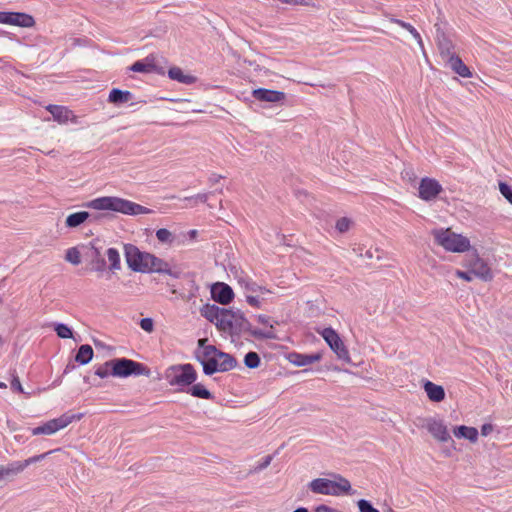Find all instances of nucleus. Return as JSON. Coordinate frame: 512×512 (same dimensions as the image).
<instances>
[{
	"instance_id": "nucleus-64",
	"label": "nucleus",
	"mask_w": 512,
	"mask_h": 512,
	"mask_svg": "<svg viewBox=\"0 0 512 512\" xmlns=\"http://www.w3.org/2000/svg\"><path fill=\"white\" fill-rule=\"evenodd\" d=\"M85 382H89V377H84Z\"/></svg>"
},
{
	"instance_id": "nucleus-53",
	"label": "nucleus",
	"mask_w": 512,
	"mask_h": 512,
	"mask_svg": "<svg viewBox=\"0 0 512 512\" xmlns=\"http://www.w3.org/2000/svg\"><path fill=\"white\" fill-rule=\"evenodd\" d=\"M246 301L249 305L256 307V308H259L261 306V301L255 296L248 295L246 297Z\"/></svg>"
},
{
	"instance_id": "nucleus-45",
	"label": "nucleus",
	"mask_w": 512,
	"mask_h": 512,
	"mask_svg": "<svg viewBox=\"0 0 512 512\" xmlns=\"http://www.w3.org/2000/svg\"><path fill=\"white\" fill-rule=\"evenodd\" d=\"M360 512H379L373 505L365 499H361L357 503Z\"/></svg>"
},
{
	"instance_id": "nucleus-28",
	"label": "nucleus",
	"mask_w": 512,
	"mask_h": 512,
	"mask_svg": "<svg viewBox=\"0 0 512 512\" xmlns=\"http://www.w3.org/2000/svg\"><path fill=\"white\" fill-rule=\"evenodd\" d=\"M132 93L128 90H120L118 88H113L108 96V101L115 105L127 103L132 99Z\"/></svg>"
},
{
	"instance_id": "nucleus-61",
	"label": "nucleus",
	"mask_w": 512,
	"mask_h": 512,
	"mask_svg": "<svg viewBox=\"0 0 512 512\" xmlns=\"http://www.w3.org/2000/svg\"><path fill=\"white\" fill-rule=\"evenodd\" d=\"M14 438H15V440L17 442H22L23 441V436L22 435H15Z\"/></svg>"
},
{
	"instance_id": "nucleus-58",
	"label": "nucleus",
	"mask_w": 512,
	"mask_h": 512,
	"mask_svg": "<svg viewBox=\"0 0 512 512\" xmlns=\"http://www.w3.org/2000/svg\"><path fill=\"white\" fill-rule=\"evenodd\" d=\"M180 297L183 299V300H186V301H189L191 298L194 297V293H189V294H180Z\"/></svg>"
},
{
	"instance_id": "nucleus-51",
	"label": "nucleus",
	"mask_w": 512,
	"mask_h": 512,
	"mask_svg": "<svg viewBox=\"0 0 512 512\" xmlns=\"http://www.w3.org/2000/svg\"><path fill=\"white\" fill-rule=\"evenodd\" d=\"M208 196H209L208 193H199L195 196L185 197L184 200H195L196 202L199 201L201 203H205L208 200Z\"/></svg>"
},
{
	"instance_id": "nucleus-43",
	"label": "nucleus",
	"mask_w": 512,
	"mask_h": 512,
	"mask_svg": "<svg viewBox=\"0 0 512 512\" xmlns=\"http://www.w3.org/2000/svg\"><path fill=\"white\" fill-rule=\"evenodd\" d=\"M499 190L502 196L512 205V188L505 182L499 183Z\"/></svg>"
},
{
	"instance_id": "nucleus-54",
	"label": "nucleus",
	"mask_w": 512,
	"mask_h": 512,
	"mask_svg": "<svg viewBox=\"0 0 512 512\" xmlns=\"http://www.w3.org/2000/svg\"><path fill=\"white\" fill-rule=\"evenodd\" d=\"M9 14L10 12L0 11V23L7 24L9 23Z\"/></svg>"
},
{
	"instance_id": "nucleus-14",
	"label": "nucleus",
	"mask_w": 512,
	"mask_h": 512,
	"mask_svg": "<svg viewBox=\"0 0 512 512\" xmlns=\"http://www.w3.org/2000/svg\"><path fill=\"white\" fill-rule=\"evenodd\" d=\"M212 299L222 305H228L234 298L232 288L223 282H217L211 286Z\"/></svg>"
},
{
	"instance_id": "nucleus-19",
	"label": "nucleus",
	"mask_w": 512,
	"mask_h": 512,
	"mask_svg": "<svg viewBox=\"0 0 512 512\" xmlns=\"http://www.w3.org/2000/svg\"><path fill=\"white\" fill-rule=\"evenodd\" d=\"M321 358V353L301 354L297 352H292L289 353L288 355L289 362L298 367L310 365L314 362L320 361Z\"/></svg>"
},
{
	"instance_id": "nucleus-32",
	"label": "nucleus",
	"mask_w": 512,
	"mask_h": 512,
	"mask_svg": "<svg viewBox=\"0 0 512 512\" xmlns=\"http://www.w3.org/2000/svg\"><path fill=\"white\" fill-rule=\"evenodd\" d=\"M257 321L262 324L264 326V329H258V331H264V332H272V334L274 335V337L270 338L271 340L273 339H277V334L275 332V328H274V325L275 324H278L277 321L275 320H272L271 317L267 316V315H264V314H260L257 316ZM265 338H263L262 340H264Z\"/></svg>"
},
{
	"instance_id": "nucleus-33",
	"label": "nucleus",
	"mask_w": 512,
	"mask_h": 512,
	"mask_svg": "<svg viewBox=\"0 0 512 512\" xmlns=\"http://www.w3.org/2000/svg\"><path fill=\"white\" fill-rule=\"evenodd\" d=\"M108 261L110 262L109 269L112 271L121 269V260L119 251L116 248H109L106 252Z\"/></svg>"
},
{
	"instance_id": "nucleus-35",
	"label": "nucleus",
	"mask_w": 512,
	"mask_h": 512,
	"mask_svg": "<svg viewBox=\"0 0 512 512\" xmlns=\"http://www.w3.org/2000/svg\"><path fill=\"white\" fill-rule=\"evenodd\" d=\"M203 372L206 375H213L216 372H220V365L218 362V356H214L211 359H207L206 362H203Z\"/></svg>"
},
{
	"instance_id": "nucleus-1",
	"label": "nucleus",
	"mask_w": 512,
	"mask_h": 512,
	"mask_svg": "<svg viewBox=\"0 0 512 512\" xmlns=\"http://www.w3.org/2000/svg\"><path fill=\"white\" fill-rule=\"evenodd\" d=\"M87 208L95 210H110L126 215L149 214L151 210L135 202L112 196L95 198L84 204Z\"/></svg>"
},
{
	"instance_id": "nucleus-13",
	"label": "nucleus",
	"mask_w": 512,
	"mask_h": 512,
	"mask_svg": "<svg viewBox=\"0 0 512 512\" xmlns=\"http://www.w3.org/2000/svg\"><path fill=\"white\" fill-rule=\"evenodd\" d=\"M226 308H221L215 304H205L200 309L201 315L206 318L209 322L215 324L217 329L220 331L222 324H227L226 318L228 316L225 313Z\"/></svg>"
},
{
	"instance_id": "nucleus-52",
	"label": "nucleus",
	"mask_w": 512,
	"mask_h": 512,
	"mask_svg": "<svg viewBox=\"0 0 512 512\" xmlns=\"http://www.w3.org/2000/svg\"><path fill=\"white\" fill-rule=\"evenodd\" d=\"M11 389L20 393H24L23 387L18 376H13L11 381Z\"/></svg>"
},
{
	"instance_id": "nucleus-34",
	"label": "nucleus",
	"mask_w": 512,
	"mask_h": 512,
	"mask_svg": "<svg viewBox=\"0 0 512 512\" xmlns=\"http://www.w3.org/2000/svg\"><path fill=\"white\" fill-rule=\"evenodd\" d=\"M188 392L194 396V397H197V398H201V399H206V400H209V399H212L213 398V395L211 394V392L209 390H207L202 384L200 383H197V384H194L189 390Z\"/></svg>"
},
{
	"instance_id": "nucleus-36",
	"label": "nucleus",
	"mask_w": 512,
	"mask_h": 512,
	"mask_svg": "<svg viewBox=\"0 0 512 512\" xmlns=\"http://www.w3.org/2000/svg\"><path fill=\"white\" fill-rule=\"evenodd\" d=\"M91 247L93 249V269L98 272H102L105 270L106 262L103 258H101V252L100 250L95 247L93 244H91Z\"/></svg>"
},
{
	"instance_id": "nucleus-30",
	"label": "nucleus",
	"mask_w": 512,
	"mask_h": 512,
	"mask_svg": "<svg viewBox=\"0 0 512 512\" xmlns=\"http://www.w3.org/2000/svg\"><path fill=\"white\" fill-rule=\"evenodd\" d=\"M130 70L138 73H150L157 72L161 73L160 70L157 69V66L149 60V57L145 59V61H136L130 67Z\"/></svg>"
},
{
	"instance_id": "nucleus-24",
	"label": "nucleus",
	"mask_w": 512,
	"mask_h": 512,
	"mask_svg": "<svg viewBox=\"0 0 512 512\" xmlns=\"http://www.w3.org/2000/svg\"><path fill=\"white\" fill-rule=\"evenodd\" d=\"M384 16L386 18H388V20L391 23H395V24L401 26L402 28H404L405 30H407L412 35V37L417 41L419 47L422 50L424 49V44H423V41H422L420 33L410 23H407V22H404V21H402L400 19H397L393 15L388 14V13H384Z\"/></svg>"
},
{
	"instance_id": "nucleus-15",
	"label": "nucleus",
	"mask_w": 512,
	"mask_h": 512,
	"mask_svg": "<svg viewBox=\"0 0 512 512\" xmlns=\"http://www.w3.org/2000/svg\"><path fill=\"white\" fill-rule=\"evenodd\" d=\"M145 272H157V273H163V274L175 276L173 274L169 264L166 261H164L150 253L148 256H146V264L143 267L142 273H145Z\"/></svg>"
},
{
	"instance_id": "nucleus-22",
	"label": "nucleus",
	"mask_w": 512,
	"mask_h": 512,
	"mask_svg": "<svg viewBox=\"0 0 512 512\" xmlns=\"http://www.w3.org/2000/svg\"><path fill=\"white\" fill-rule=\"evenodd\" d=\"M8 25L31 28L35 25V20L32 15L24 12H10Z\"/></svg>"
},
{
	"instance_id": "nucleus-63",
	"label": "nucleus",
	"mask_w": 512,
	"mask_h": 512,
	"mask_svg": "<svg viewBox=\"0 0 512 512\" xmlns=\"http://www.w3.org/2000/svg\"><path fill=\"white\" fill-rule=\"evenodd\" d=\"M191 203V206H195L196 201L195 200H188Z\"/></svg>"
},
{
	"instance_id": "nucleus-50",
	"label": "nucleus",
	"mask_w": 512,
	"mask_h": 512,
	"mask_svg": "<svg viewBox=\"0 0 512 512\" xmlns=\"http://www.w3.org/2000/svg\"><path fill=\"white\" fill-rule=\"evenodd\" d=\"M246 288H247V290H249L251 292H262V293L269 292V290H267L265 287H262L255 282L248 283L246 285Z\"/></svg>"
},
{
	"instance_id": "nucleus-29",
	"label": "nucleus",
	"mask_w": 512,
	"mask_h": 512,
	"mask_svg": "<svg viewBox=\"0 0 512 512\" xmlns=\"http://www.w3.org/2000/svg\"><path fill=\"white\" fill-rule=\"evenodd\" d=\"M93 355V348L88 344H83L77 350L75 361L80 365H86L92 360Z\"/></svg>"
},
{
	"instance_id": "nucleus-38",
	"label": "nucleus",
	"mask_w": 512,
	"mask_h": 512,
	"mask_svg": "<svg viewBox=\"0 0 512 512\" xmlns=\"http://www.w3.org/2000/svg\"><path fill=\"white\" fill-rule=\"evenodd\" d=\"M66 261L73 265H79L81 263V255L76 247L69 248L65 255Z\"/></svg>"
},
{
	"instance_id": "nucleus-57",
	"label": "nucleus",
	"mask_w": 512,
	"mask_h": 512,
	"mask_svg": "<svg viewBox=\"0 0 512 512\" xmlns=\"http://www.w3.org/2000/svg\"><path fill=\"white\" fill-rule=\"evenodd\" d=\"M492 431L491 424H483L482 425V437L487 436Z\"/></svg>"
},
{
	"instance_id": "nucleus-20",
	"label": "nucleus",
	"mask_w": 512,
	"mask_h": 512,
	"mask_svg": "<svg viewBox=\"0 0 512 512\" xmlns=\"http://www.w3.org/2000/svg\"><path fill=\"white\" fill-rule=\"evenodd\" d=\"M46 109L52 114L53 119L60 124H65L70 119H75V116L73 115L72 111L69 110L67 107L50 104L46 107Z\"/></svg>"
},
{
	"instance_id": "nucleus-7",
	"label": "nucleus",
	"mask_w": 512,
	"mask_h": 512,
	"mask_svg": "<svg viewBox=\"0 0 512 512\" xmlns=\"http://www.w3.org/2000/svg\"><path fill=\"white\" fill-rule=\"evenodd\" d=\"M55 450L48 451L43 454L35 455L29 457L23 461H12L7 465H0V479L1 481L13 480L17 475L22 473L29 465L35 464L39 461H42L46 458L47 455L53 453Z\"/></svg>"
},
{
	"instance_id": "nucleus-16",
	"label": "nucleus",
	"mask_w": 512,
	"mask_h": 512,
	"mask_svg": "<svg viewBox=\"0 0 512 512\" xmlns=\"http://www.w3.org/2000/svg\"><path fill=\"white\" fill-rule=\"evenodd\" d=\"M102 217L103 215L101 214L91 215L87 211H79L68 215L65 220V225L68 228H77L87 220H90V222H96Z\"/></svg>"
},
{
	"instance_id": "nucleus-18",
	"label": "nucleus",
	"mask_w": 512,
	"mask_h": 512,
	"mask_svg": "<svg viewBox=\"0 0 512 512\" xmlns=\"http://www.w3.org/2000/svg\"><path fill=\"white\" fill-rule=\"evenodd\" d=\"M426 428L429 433L440 442H447L451 439L447 427L442 421L430 418L427 420Z\"/></svg>"
},
{
	"instance_id": "nucleus-27",
	"label": "nucleus",
	"mask_w": 512,
	"mask_h": 512,
	"mask_svg": "<svg viewBox=\"0 0 512 512\" xmlns=\"http://www.w3.org/2000/svg\"><path fill=\"white\" fill-rule=\"evenodd\" d=\"M424 390L428 398L433 402H441L445 398V390L442 386L437 385L431 381L424 384Z\"/></svg>"
},
{
	"instance_id": "nucleus-37",
	"label": "nucleus",
	"mask_w": 512,
	"mask_h": 512,
	"mask_svg": "<svg viewBox=\"0 0 512 512\" xmlns=\"http://www.w3.org/2000/svg\"><path fill=\"white\" fill-rule=\"evenodd\" d=\"M261 359L258 353L254 351L248 352L244 357V364L247 368L255 369L260 365Z\"/></svg>"
},
{
	"instance_id": "nucleus-62",
	"label": "nucleus",
	"mask_w": 512,
	"mask_h": 512,
	"mask_svg": "<svg viewBox=\"0 0 512 512\" xmlns=\"http://www.w3.org/2000/svg\"><path fill=\"white\" fill-rule=\"evenodd\" d=\"M6 384L4 382H0V388H6Z\"/></svg>"
},
{
	"instance_id": "nucleus-46",
	"label": "nucleus",
	"mask_w": 512,
	"mask_h": 512,
	"mask_svg": "<svg viewBox=\"0 0 512 512\" xmlns=\"http://www.w3.org/2000/svg\"><path fill=\"white\" fill-rule=\"evenodd\" d=\"M402 178L409 182H414L417 179V175L412 167H406L402 171Z\"/></svg>"
},
{
	"instance_id": "nucleus-56",
	"label": "nucleus",
	"mask_w": 512,
	"mask_h": 512,
	"mask_svg": "<svg viewBox=\"0 0 512 512\" xmlns=\"http://www.w3.org/2000/svg\"><path fill=\"white\" fill-rule=\"evenodd\" d=\"M315 512H333V509L327 505H319L316 507Z\"/></svg>"
},
{
	"instance_id": "nucleus-17",
	"label": "nucleus",
	"mask_w": 512,
	"mask_h": 512,
	"mask_svg": "<svg viewBox=\"0 0 512 512\" xmlns=\"http://www.w3.org/2000/svg\"><path fill=\"white\" fill-rule=\"evenodd\" d=\"M252 96L262 102L277 103L285 99V93L277 90H270L266 88H257L252 91Z\"/></svg>"
},
{
	"instance_id": "nucleus-41",
	"label": "nucleus",
	"mask_w": 512,
	"mask_h": 512,
	"mask_svg": "<svg viewBox=\"0 0 512 512\" xmlns=\"http://www.w3.org/2000/svg\"><path fill=\"white\" fill-rule=\"evenodd\" d=\"M157 239L162 243H171L174 239L172 233L165 228H160L156 231Z\"/></svg>"
},
{
	"instance_id": "nucleus-3",
	"label": "nucleus",
	"mask_w": 512,
	"mask_h": 512,
	"mask_svg": "<svg viewBox=\"0 0 512 512\" xmlns=\"http://www.w3.org/2000/svg\"><path fill=\"white\" fill-rule=\"evenodd\" d=\"M338 481H333L326 478H316L308 484V488L315 494L339 496L347 494L351 490L350 482L338 475Z\"/></svg>"
},
{
	"instance_id": "nucleus-10",
	"label": "nucleus",
	"mask_w": 512,
	"mask_h": 512,
	"mask_svg": "<svg viewBox=\"0 0 512 512\" xmlns=\"http://www.w3.org/2000/svg\"><path fill=\"white\" fill-rule=\"evenodd\" d=\"M436 31V42L439 50V54L443 61L450 60L451 57L456 56L455 46L452 40L444 32L440 22L434 25Z\"/></svg>"
},
{
	"instance_id": "nucleus-59",
	"label": "nucleus",
	"mask_w": 512,
	"mask_h": 512,
	"mask_svg": "<svg viewBox=\"0 0 512 512\" xmlns=\"http://www.w3.org/2000/svg\"><path fill=\"white\" fill-rule=\"evenodd\" d=\"M364 256H365L366 258H369V259L373 258V257H374V253H373L372 249H368V250H366V252H365Z\"/></svg>"
},
{
	"instance_id": "nucleus-31",
	"label": "nucleus",
	"mask_w": 512,
	"mask_h": 512,
	"mask_svg": "<svg viewBox=\"0 0 512 512\" xmlns=\"http://www.w3.org/2000/svg\"><path fill=\"white\" fill-rule=\"evenodd\" d=\"M216 356H218L220 372L230 371L237 366L236 359L228 353L220 351L219 353L216 354Z\"/></svg>"
},
{
	"instance_id": "nucleus-42",
	"label": "nucleus",
	"mask_w": 512,
	"mask_h": 512,
	"mask_svg": "<svg viewBox=\"0 0 512 512\" xmlns=\"http://www.w3.org/2000/svg\"><path fill=\"white\" fill-rule=\"evenodd\" d=\"M456 276L465 281H471L474 277L480 276V272H478L475 269L468 270V271L456 270Z\"/></svg>"
},
{
	"instance_id": "nucleus-5",
	"label": "nucleus",
	"mask_w": 512,
	"mask_h": 512,
	"mask_svg": "<svg viewBox=\"0 0 512 512\" xmlns=\"http://www.w3.org/2000/svg\"><path fill=\"white\" fill-rule=\"evenodd\" d=\"M111 375L114 377L126 378L129 376H149L150 369L142 363L127 358L112 359Z\"/></svg>"
},
{
	"instance_id": "nucleus-55",
	"label": "nucleus",
	"mask_w": 512,
	"mask_h": 512,
	"mask_svg": "<svg viewBox=\"0 0 512 512\" xmlns=\"http://www.w3.org/2000/svg\"><path fill=\"white\" fill-rule=\"evenodd\" d=\"M223 176L222 175H219V174H212L210 177H209V183L211 185H214L216 183H218L220 181V179H222Z\"/></svg>"
},
{
	"instance_id": "nucleus-25",
	"label": "nucleus",
	"mask_w": 512,
	"mask_h": 512,
	"mask_svg": "<svg viewBox=\"0 0 512 512\" xmlns=\"http://www.w3.org/2000/svg\"><path fill=\"white\" fill-rule=\"evenodd\" d=\"M445 64L451 68L453 72L458 74L461 77L467 78L471 76V72L469 68L464 64L462 59L459 56L451 57V59L444 61Z\"/></svg>"
},
{
	"instance_id": "nucleus-2",
	"label": "nucleus",
	"mask_w": 512,
	"mask_h": 512,
	"mask_svg": "<svg viewBox=\"0 0 512 512\" xmlns=\"http://www.w3.org/2000/svg\"><path fill=\"white\" fill-rule=\"evenodd\" d=\"M225 313L228 316L226 318L227 324H222L220 331L229 333L231 336H239L241 333L247 332L256 339L272 338L274 335L272 332L258 331V328H253L251 323L247 320L244 313L237 309H227Z\"/></svg>"
},
{
	"instance_id": "nucleus-60",
	"label": "nucleus",
	"mask_w": 512,
	"mask_h": 512,
	"mask_svg": "<svg viewBox=\"0 0 512 512\" xmlns=\"http://www.w3.org/2000/svg\"><path fill=\"white\" fill-rule=\"evenodd\" d=\"M293 512H308V509L304 508V507H300V508H297L296 510H294Z\"/></svg>"
},
{
	"instance_id": "nucleus-12",
	"label": "nucleus",
	"mask_w": 512,
	"mask_h": 512,
	"mask_svg": "<svg viewBox=\"0 0 512 512\" xmlns=\"http://www.w3.org/2000/svg\"><path fill=\"white\" fill-rule=\"evenodd\" d=\"M443 191L441 184L434 178L424 177L419 184V198L432 201Z\"/></svg>"
},
{
	"instance_id": "nucleus-11",
	"label": "nucleus",
	"mask_w": 512,
	"mask_h": 512,
	"mask_svg": "<svg viewBox=\"0 0 512 512\" xmlns=\"http://www.w3.org/2000/svg\"><path fill=\"white\" fill-rule=\"evenodd\" d=\"M124 253L128 267L135 272H142L146 264V256H148L149 253L141 252L133 244H125Z\"/></svg>"
},
{
	"instance_id": "nucleus-6",
	"label": "nucleus",
	"mask_w": 512,
	"mask_h": 512,
	"mask_svg": "<svg viewBox=\"0 0 512 512\" xmlns=\"http://www.w3.org/2000/svg\"><path fill=\"white\" fill-rule=\"evenodd\" d=\"M166 378L171 386H189L197 379V372L192 364H178L169 367Z\"/></svg>"
},
{
	"instance_id": "nucleus-4",
	"label": "nucleus",
	"mask_w": 512,
	"mask_h": 512,
	"mask_svg": "<svg viewBox=\"0 0 512 512\" xmlns=\"http://www.w3.org/2000/svg\"><path fill=\"white\" fill-rule=\"evenodd\" d=\"M433 235L437 244L442 246L446 251L462 253L470 248L468 238L451 231V229L435 230Z\"/></svg>"
},
{
	"instance_id": "nucleus-40",
	"label": "nucleus",
	"mask_w": 512,
	"mask_h": 512,
	"mask_svg": "<svg viewBox=\"0 0 512 512\" xmlns=\"http://www.w3.org/2000/svg\"><path fill=\"white\" fill-rule=\"evenodd\" d=\"M112 365V360L106 361L95 369V375L102 379L107 378L111 375Z\"/></svg>"
},
{
	"instance_id": "nucleus-21",
	"label": "nucleus",
	"mask_w": 512,
	"mask_h": 512,
	"mask_svg": "<svg viewBox=\"0 0 512 512\" xmlns=\"http://www.w3.org/2000/svg\"><path fill=\"white\" fill-rule=\"evenodd\" d=\"M207 339H199L198 346L199 350L195 352L196 359L203 364L207 359H211L220 352L214 345H207Z\"/></svg>"
},
{
	"instance_id": "nucleus-44",
	"label": "nucleus",
	"mask_w": 512,
	"mask_h": 512,
	"mask_svg": "<svg viewBox=\"0 0 512 512\" xmlns=\"http://www.w3.org/2000/svg\"><path fill=\"white\" fill-rule=\"evenodd\" d=\"M350 225H351V220L349 218H347V217H342V218L337 220V222H336V229L340 233H345V232H347L349 230Z\"/></svg>"
},
{
	"instance_id": "nucleus-47",
	"label": "nucleus",
	"mask_w": 512,
	"mask_h": 512,
	"mask_svg": "<svg viewBox=\"0 0 512 512\" xmlns=\"http://www.w3.org/2000/svg\"><path fill=\"white\" fill-rule=\"evenodd\" d=\"M140 327L148 333H151L154 330V322L152 318H142L140 320Z\"/></svg>"
},
{
	"instance_id": "nucleus-23",
	"label": "nucleus",
	"mask_w": 512,
	"mask_h": 512,
	"mask_svg": "<svg viewBox=\"0 0 512 512\" xmlns=\"http://www.w3.org/2000/svg\"><path fill=\"white\" fill-rule=\"evenodd\" d=\"M453 434L458 439H467L472 443H476L479 436V432L475 427H468L465 425L455 427L453 429Z\"/></svg>"
},
{
	"instance_id": "nucleus-49",
	"label": "nucleus",
	"mask_w": 512,
	"mask_h": 512,
	"mask_svg": "<svg viewBox=\"0 0 512 512\" xmlns=\"http://www.w3.org/2000/svg\"><path fill=\"white\" fill-rule=\"evenodd\" d=\"M493 278L491 269L482 262V281H490Z\"/></svg>"
},
{
	"instance_id": "nucleus-26",
	"label": "nucleus",
	"mask_w": 512,
	"mask_h": 512,
	"mask_svg": "<svg viewBox=\"0 0 512 512\" xmlns=\"http://www.w3.org/2000/svg\"><path fill=\"white\" fill-rule=\"evenodd\" d=\"M170 79L182 84L191 85L197 81V78L190 74H185L180 67L174 66L168 70Z\"/></svg>"
},
{
	"instance_id": "nucleus-9",
	"label": "nucleus",
	"mask_w": 512,
	"mask_h": 512,
	"mask_svg": "<svg viewBox=\"0 0 512 512\" xmlns=\"http://www.w3.org/2000/svg\"><path fill=\"white\" fill-rule=\"evenodd\" d=\"M321 336L340 360H343L346 363H350L351 359L349 351L340 338L339 334L333 328H324L321 332Z\"/></svg>"
},
{
	"instance_id": "nucleus-48",
	"label": "nucleus",
	"mask_w": 512,
	"mask_h": 512,
	"mask_svg": "<svg viewBox=\"0 0 512 512\" xmlns=\"http://www.w3.org/2000/svg\"><path fill=\"white\" fill-rule=\"evenodd\" d=\"M271 461H272L271 455L265 456L263 458V460L254 468V471L260 472V471L264 470L265 468H267L270 465Z\"/></svg>"
},
{
	"instance_id": "nucleus-39",
	"label": "nucleus",
	"mask_w": 512,
	"mask_h": 512,
	"mask_svg": "<svg viewBox=\"0 0 512 512\" xmlns=\"http://www.w3.org/2000/svg\"><path fill=\"white\" fill-rule=\"evenodd\" d=\"M54 330L57 336L62 339H70L73 337L72 330L66 324L58 323L55 325Z\"/></svg>"
},
{
	"instance_id": "nucleus-8",
	"label": "nucleus",
	"mask_w": 512,
	"mask_h": 512,
	"mask_svg": "<svg viewBox=\"0 0 512 512\" xmlns=\"http://www.w3.org/2000/svg\"><path fill=\"white\" fill-rule=\"evenodd\" d=\"M82 415L62 414L58 418L51 419L46 423L31 429L32 435H52L57 431L64 429L74 420L81 419Z\"/></svg>"
}]
</instances>
